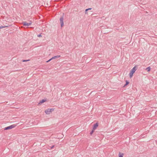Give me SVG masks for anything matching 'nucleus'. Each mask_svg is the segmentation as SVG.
<instances>
[{
  "instance_id": "1",
  "label": "nucleus",
  "mask_w": 157,
  "mask_h": 157,
  "mask_svg": "<svg viewBox=\"0 0 157 157\" xmlns=\"http://www.w3.org/2000/svg\"><path fill=\"white\" fill-rule=\"evenodd\" d=\"M136 67H134L130 71V72L129 74V77L131 78L132 77L133 74L136 71Z\"/></svg>"
},
{
  "instance_id": "2",
  "label": "nucleus",
  "mask_w": 157,
  "mask_h": 157,
  "mask_svg": "<svg viewBox=\"0 0 157 157\" xmlns=\"http://www.w3.org/2000/svg\"><path fill=\"white\" fill-rule=\"evenodd\" d=\"M54 109H48L45 111V113L46 114H50L53 111Z\"/></svg>"
},
{
  "instance_id": "3",
  "label": "nucleus",
  "mask_w": 157,
  "mask_h": 157,
  "mask_svg": "<svg viewBox=\"0 0 157 157\" xmlns=\"http://www.w3.org/2000/svg\"><path fill=\"white\" fill-rule=\"evenodd\" d=\"M32 23L31 21H30L29 23H27L26 21L24 22L23 23L24 25L27 26H30L31 24Z\"/></svg>"
},
{
  "instance_id": "4",
  "label": "nucleus",
  "mask_w": 157,
  "mask_h": 157,
  "mask_svg": "<svg viewBox=\"0 0 157 157\" xmlns=\"http://www.w3.org/2000/svg\"><path fill=\"white\" fill-rule=\"evenodd\" d=\"M15 127V125H12L10 126L7 127L5 128V130H8L9 129H11L13 128H14Z\"/></svg>"
},
{
  "instance_id": "5",
  "label": "nucleus",
  "mask_w": 157,
  "mask_h": 157,
  "mask_svg": "<svg viewBox=\"0 0 157 157\" xmlns=\"http://www.w3.org/2000/svg\"><path fill=\"white\" fill-rule=\"evenodd\" d=\"M60 24L61 27H62L63 25V17H61L60 18Z\"/></svg>"
},
{
  "instance_id": "6",
  "label": "nucleus",
  "mask_w": 157,
  "mask_h": 157,
  "mask_svg": "<svg viewBox=\"0 0 157 157\" xmlns=\"http://www.w3.org/2000/svg\"><path fill=\"white\" fill-rule=\"evenodd\" d=\"M98 123H96L95 124H94L93 126V129H94V130H95L97 127H98Z\"/></svg>"
},
{
  "instance_id": "7",
  "label": "nucleus",
  "mask_w": 157,
  "mask_h": 157,
  "mask_svg": "<svg viewBox=\"0 0 157 157\" xmlns=\"http://www.w3.org/2000/svg\"><path fill=\"white\" fill-rule=\"evenodd\" d=\"M46 100H45L44 99H43L42 100L40 101V102L39 103V104H41L46 101Z\"/></svg>"
},
{
  "instance_id": "8",
  "label": "nucleus",
  "mask_w": 157,
  "mask_h": 157,
  "mask_svg": "<svg viewBox=\"0 0 157 157\" xmlns=\"http://www.w3.org/2000/svg\"><path fill=\"white\" fill-rule=\"evenodd\" d=\"M60 57V55H58V56H54L52 57V59H55L56 58H58Z\"/></svg>"
},
{
  "instance_id": "9",
  "label": "nucleus",
  "mask_w": 157,
  "mask_h": 157,
  "mask_svg": "<svg viewBox=\"0 0 157 157\" xmlns=\"http://www.w3.org/2000/svg\"><path fill=\"white\" fill-rule=\"evenodd\" d=\"M146 69L147 70V71H150L151 68L150 67H147L146 68Z\"/></svg>"
},
{
  "instance_id": "10",
  "label": "nucleus",
  "mask_w": 157,
  "mask_h": 157,
  "mask_svg": "<svg viewBox=\"0 0 157 157\" xmlns=\"http://www.w3.org/2000/svg\"><path fill=\"white\" fill-rule=\"evenodd\" d=\"M126 84L124 85V86H126V85H127L129 83V82L127 81V80H126Z\"/></svg>"
},
{
  "instance_id": "11",
  "label": "nucleus",
  "mask_w": 157,
  "mask_h": 157,
  "mask_svg": "<svg viewBox=\"0 0 157 157\" xmlns=\"http://www.w3.org/2000/svg\"><path fill=\"white\" fill-rule=\"evenodd\" d=\"M123 154H120V153L119 154V157H123Z\"/></svg>"
},
{
  "instance_id": "12",
  "label": "nucleus",
  "mask_w": 157,
  "mask_h": 157,
  "mask_svg": "<svg viewBox=\"0 0 157 157\" xmlns=\"http://www.w3.org/2000/svg\"><path fill=\"white\" fill-rule=\"evenodd\" d=\"M91 8H89V9H86V10H85V13H86V12L87 11H89V10H91Z\"/></svg>"
},
{
  "instance_id": "13",
  "label": "nucleus",
  "mask_w": 157,
  "mask_h": 157,
  "mask_svg": "<svg viewBox=\"0 0 157 157\" xmlns=\"http://www.w3.org/2000/svg\"><path fill=\"white\" fill-rule=\"evenodd\" d=\"M91 8H89V9H86V10H85V13H86V12L87 11H89V10H91Z\"/></svg>"
},
{
  "instance_id": "14",
  "label": "nucleus",
  "mask_w": 157,
  "mask_h": 157,
  "mask_svg": "<svg viewBox=\"0 0 157 157\" xmlns=\"http://www.w3.org/2000/svg\"><path fill=\"white\" fill-rule=\"evenodd\" d=\"M94 129H93L91 132H90V135H92V134L94 132Z\"/></svg>"
},
{
  "instance_id": "15",
  "label": "nucleus",
  "mask_w": 157,
  "mask_h": 157,
  "mask_svg": "<svg viewBox=\"0 0 157 157\" xmlns=\"http://www.w3.org/2000/svg\"><path fill=\"white\" fill-rule=\"evenodd\" d=\"M29 61V59H28V60H22V62H26V61Z\"/></svg>"
},
{
  "instance_id": "16",
  "label": "nucleus",
  "mask_w": 157,
  "mask_h": 157,
  "mask_svg": "<svg viewBox=\"0 0 157 157\" xmlns=\"http://www.w3.org/2000/svg\"><path fill=\"white\" fill-rule=\"evenodd\" d=\"M52 60V58H51L50 59H49L46 62L47 63H48V62H49V61H51Z\"/></svg>"
},
{
  "instance_id": "17",
  "label": "nucleus",
  "mask_w": 157,
  "mask_h": 157,
  "mask_svg": "<svg viewBox=\"0 0 157 157\" xmlns=\"http://www.w3.org/2000/svg\"><path fill=\"white\" fill-rule=\"evenodd\" d=\"M41 36H41V34H39V35H37V36H38V37H41Z\"/></svg>"
},
{
  "instance_id": "18",
  "label": "nucleus",
  "mask_w": 157,
  "mask_h": 157,
  "mask_svg": "<svg viewBox=\"0 0 157 157\" xmlns=\"http://www.w3.org/2000/svg\"><path fill=\"white\" fill-rule=\"evenodd\" d=\"M4 28V26H0V29H2V28Z\"/></svg>"
},
{
  "instance_id": "19",
  "label": "nucleus",
  "mask_w": 157,
  "mask_h": 157,
  "mask_svg": "<svg viewBox=\"0 0 157 157\" xmlns=\"http://www.w3.org/2000/svg\"><path fill=\"white\" fill-rule=\"evenodd\" d=\"M8 27V26H4V28H5V27Z\"/></svg>"
},
{
  "instance_id": "20",
  "label": "nucleus",
  "mask_w": 157,
  "mask_h": 157,
  "mask_svg": "<svg viewBox=\"0 0 157 157\" xmlns=\"http://www.w3.org/2000/svg\"><path fill=\"white\" fill-rule=\"evenodd\" d=\"M54 146H53L52 147H51V148H52L54 147Z\"/></svg>"
}]
</instances>
